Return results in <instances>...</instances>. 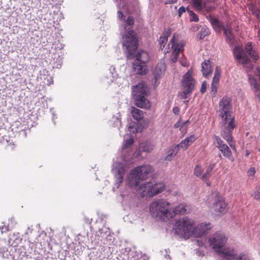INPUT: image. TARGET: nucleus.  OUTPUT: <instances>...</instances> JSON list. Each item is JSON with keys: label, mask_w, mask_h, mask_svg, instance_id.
Instances as JSON below:
<instances>
[{"label": "nucleus", "mask_w": 260, "mask_h": 260, "mask_svg": "<svg viewBox=\"0 0 260 260\" xmlns=\"http://www.w3.org/2000/svg\"><path fill=\"white\" fill-rule=\"evenodd\" d=\"M251 12L256 17L257 20L260 21V10L256 8H252Z\"/></svg>", "instance_id": "obj_38"}, {"label": "nucleus", "mask_w": 260, "mask_h": 260, "mask_svg": "<svg viewBox=\"0 0 260 260\" xmlns=\"http://www.w3.org/2000/svg\"><path fill=\"white\" fill-rule=\"evenodd\" d=\"M201 31V35L200 37L201 39H203L204 37L208 34V30L205 28H202Z\"/></svg>", "instance_id": "obj_43"}, {"label": "nucleus", "mask_w": 260, "mask_h": 260, "mask_svg": "<svg viewBox=\"0 0 260 260\" xmlns=\"http://www.w3.org/2000/svg\"><path fill=\"white\" fill-rule=\"evenodd\" d=\"M193 8L199 12H202L204 10L207 12L212 10V8L207 7L205 0H191ZM214 7L213 8L214 9Z\"/></svg>", "instance_id": "obj_18"}, {"label": "nucleus", "mask_w": 260, "mask_h": 260, "mask_svg": "<svg viewBox=\"0 0 260 260\" xmlns=\"http://www.w3.org/2000/svg\"><path fill=\"white\" fill-rule=\"evenodd\" d=\"M260 36V30L258 31V36Z\"/></svg>", "instance_id": "obj_51"}, {"label": "nucleus", "mask_w": 260, "mask_h": 260, "mask_svg": "<svg viewBox=\"0 0 260 260\" xmlns=\"http://www.w3.org/2000/svg\"><path fill=\"white\" fill-rule=\"evenodd\" d=\"M223 32L226 38V42L230 45L234 44L235 43V39L232 34V28L226 26L225 28H224Z\"/></svg>", "instance_id": "obj_25"}, {"label": "nucleus", "mask_w": 260, "mask_h": 260, "mask_svg": "<svg viewBox=\"0 0 260 260\" xmlns=\"http://www.w3.org/2000/svg\"><path fill=\"white\" fill-rule=\"evenodd\" d=\"M220 77V71L218 67H216L215 71L214 76L213 78V81L211 85L212 91H216L217 86L218 85L219 80Z\"/></svg>", "instance_id": "obj_28"}, {"label": "nucleus", "mask_w": 260, "mask_h": 260, "mask_svg": "<svg viewBox=\"0 0 260 260\" xmlns=\"http://www.w3.org/2000/svg\"><path fill=\"white\" fill-rule=\"evenodd\" d=\"M133 139L132 138H129L126 140H125L122 147L123 151H125L131 145H132L133 143Z\"/></svg>", "instance_id": "obj_36"}, {"label": "nucleus", "mask_w": 260, "mask_h": 260, "mask_svg": "<svg viewBox=\"0 0 260 260\" xmlns=\"http://www.w3.org/2000/svg\"><path fill=\"white\" fill-rule=\"evenodd\" d=\"M183 91L178 93V96L181 99H186L188 94L190 93L194 86V80L190 71H188L182 79Z\"/></svg>", "instance_id": "obj_10"}, {"label": "nucleus", "mask_w": 260, "mask_h": 260, "mask_svg": "<svg viewBox=\"0 0 260 260\" xmlns=\"http://www.w3.org/2000/svg\"><path fill=\"white\" fill-rule=\"evenodd\" d=\"M152 170V167L148 165L139 166L131 170L128 176V184L136 187L137 194L140 197H152L161 192L165 188L164 184L160 182H148L139 186V181L146 179L147 175Z\"/></svg>", "instance_id": "obj_1"}, {"label": "nucleus", "mask_w": 260, "mask_h": 260, "mask_svg": "<svg viewBox=\"0 0 260 260\" xmlns=\"http://www.w3.org/2000/svg\"><path fill=\"white\" fill-rule=\"evenodd\" d=\"M223 32L226 38V42L230 45L234 44L235 43V39L232 34V28L226 26L225 28H224Z\"/></svg>", "instance_id": "obj_23"}, {"label": "nucleus", "mask_w": 260, "mask_h": 260, "mask_svg": "<svg viewBox=\"0 0 260 260\" xmlns=\"http://www.w3.org/2000/svg\"><path fill=\"white\" fill-rule=\"evenodd\" d=\"M171 212L174 213V216L178 214H184L187 212L186 205L183 204H180L176 207L173 210H171Z\"/></svg>", "instance_id": "obj_30"}, {"label": "nucleus", "mask_w": 260, "mask_h": 260, "mask_svg": "<svg viewBox=\"0 0 260 260\" xmlns=\"http://www.w3.org/2000/svg\"><path fill=\"white\" fill-rule=\"evenodd\" d=\"M171 34L170 29L166 30L162 33L158 41V44L159 45V49L162 50L165 47V44L168 41V37Z\"/></svg>", "instance_id": "obj_27"}, {"label": "nucleus", "mask_w": 260, "mask_h": 260, "mask_svg": "<svg viewBox=\"0 0 260 260\" xmlns=\"http://www.w3.org/2000/svg\"><path fill=\"white\" fill-rule=\"evenodd\" d=\"M254 198L256 200H260V186L256 187L254 193Z\"/></svg>", "instance_id": "obj_41"}, {"label": "nucleus", "mask_w": 260, "mask_h": 260, "mask_svg": "<svg viewBox=\"0 0 260 260\" xmlns=\"http://www.w3.org/2000/svg\"><path fill=\"white\" fill-rule=\"evenodd\" d=\"M228 205L221 197H216L211 207L212 212L219 216L225 214L228 211Z\"/></svg>", "instance_id": "obj_12"}, {"label": "nucleus", "mask_w": 260, "mask_h": 260, "mask_svg": "<svg viewBox=\"0 0 260 260\" xmlns=\"http://www.w3.org/2000/svg\"><path fill=\"white\" fill-rule=\"evenodd\" d=\"M210 22L216 32H220L221 30H224V28L226 27L224 26L222 23L218 21L216 18H211L210 19Z\"/></svg>", "instance_id": "obj_29"}, {"label": "nucleus", "mask_w": 260, "mask_h": 260, "mask_svg": "<svg viewBox=\"0 0 260 260\" xmlns=\"http://www.w3.org/2000/svg\"><path fill=\"white\" fill-rule=\"evenodd\" d=\"M223 32L226 38V42L230 45L234 44L235 43V39L232 34V28L226 26L225 28H224Z\"/></svg>", "instance_id": "obj_24"}, {"label": "nucleus", "mask_w": 260, "mask_h": 260, "mask_svg": "<svg viewBox=\"0 0 260 260\" xmlns=\"http://www.w3.org/2000/svg\"><path fill=\"white\" fill-rule=\"evenodd\" d=\"M149 211L151 216L157 220L166 221L174 217V214L170 208V203L164 199L152 202L149 205Z\"/></svg>", "instance_id": "obj_5"}, {"label": "nucleus", "mask_w": 260, "mask_h": 260, "mask_svg": "<svg viewBox=\"0 0 260 260\" xmlns=\"http://www.w3.org/2000/svg\"><path fill=\"white\" fill-rule=\"evenodd\" d=\"M249 152L247 150L246 151V156H249Z\"/></svg>", "instance_id": "obj_50"}, {"label": "nucleus", "mask_w": 260, "mask_h": 260, "mask_svg": "<svg viewBox=\"0 0 260 260\" xmlns=\"http://www.w3.org/2000/svg\"><path fill=\"white\" fill-rule=\"evenodd\" d=\"M197 139L196 137L192 135L190 137L186 138L184 140H182L179 144L176 145L177 147L178 150L182 149L183 150H186L193 142H194Z\"/></svg>", "instance_id": "obj_19"}, {"label": "nucleus", "mask_w": 260, "mask_h": 260, "mask_svg": "<svg viewBox=\"0 0 260 260\" xmlns=\"http://www.w3.org/2000/svg\"><path fill=\"white\" fill-rule=\"evenodd\" d=\"M256 173L255 168L254 167L250 168L247 171V175L249 178L254 177V176Z\"/></svg>", "instance_id": "obj_39"}, {"label": "nucleus", "mask_w": 260, "mask_h": 260, "mask_svg": "<svg viewBox=\"0 0 260 260\" xmlns=\"http://www.w3.org/2000/svg\"><path fill=\"white\" fill-rule=\"evenodd\" d=\"M189 123V121L187 120L185 122H183L180 127V130L182 131V132L185 133L187 130V126Z\"/></svg>", "instance_id": "obj_42"}, {"label": "nucleus", "mask_w": 260, "mask_h": 260, "mask_svg": "<svg viewBox=\"0 0 260 260\" xmlns=\"http://www.w3.org/2000/svg\"><path fill=\"white\" fill-rule=\"evenodd\" d=\"M2 256L3 257L8 258V254L7 253V252H6V253H3Z\"/></svg>", "instance_id": "obj_49"}, {"label": "nucleus", "mask_w": 260, "mask_h": 260, "mask_svg": "<svg viewBox=\"0 0 260 260\" xmlns=\"http://www.w3.org/2000/svg\"><path fill=\"white\" fill-rule=\"evenodd\" d=\"M128 130L130 133H137L138 131L137 123L132 121L128 124Z\"/></svg>", "instance_id": "obj_33"}, {"label": "nucleus", "mask_w": 260, "mask_h": 260, "mask_svg": "<svg viewBox=\"0 0 260 260\" xmlns=\"http://www.w3.org/2000/svg\"><path fill=\"white\" fill-rule=\"evenodd\" d=\"M206 91V85L204 84V83H203L201 88V92L203 93Z\"/></svg>", "instance_id": "obj_47"}, {"label": "nucleus", "mask_w": 260, "mask_h": 260, "mask_svg": "<svg viewBox=\"0 0 260 260\" xmlns=\"http://www.w3.org/2000/svg\"><path fill=\"white\" fill-rule=\"evenodd\" d=\"M194 222L187 217H183L176 221L174 230L175 233L185 239L193 235L194 237H201L207 234L211 229L210 223L202 222L193 228Z\"/></svg>", "instance_id": "obj_3"}, {"label": "nucleus", "mask_w": 260, "mask_h": 260, "mask_svg": "<svg viewBox=\"0 0 260 260\" xmlns=\"http://www.w3.org/2000/svg\"><path fill=\"white\" fill-rule=\"evenodd\" d=\"M180 109L178 107H175L173 109V112L175 115H178L179 113Z\"/></svg>", "instance_id": "obj_45"}, {"label": "nucleus", "mask_w": 260, "mask_h": 260, "mask_svg": "<svg viewBox=\"0 0 260 260\" xmlns=\"http://www.w3.org/2000/svg\"><path fill=\"white\" fill-rule=\"evenodd\" d=\"M180 126V120H179L177 122H176L174 124V127L176 128L179 127Z\"/></svg>", "instance_id": "obj_48"}, {"label": "nucleus", "mask_w": 260, "mask_h": 260, "mask_svg": "<svg viewBox=\"0 0 260 260\" xmlns=\"http://www.w3.org/2000/svg\"><path fill=\"white\" fill-rule=\"evenodd\" d=\"M100 236L102 237H104L105 235H108L110 234V232L108 229L106 228H102L100 230Z\"/></svg>", "instance_id": "obj_40"}, {"label": "nucleus", "mask_w": 260, "mask_h": 260, "mask_svg": "<svg viewBox=\"0 0 260 260\" xmlns=\"http://www.w3.org/2000/svg\"><path fill=\"white\" fill-rule=\"evenodd\" d=\"M215 166V163L210 164L207 167L206 170V172L204 173L203 176H202V180L204 181H206V184L208 186L210 185V183L208 182V180L211 176V172L214 169Z\"/></svg>", "instance_id": "obj_22"}, {"label": "nucleus", "mask_w": 260, "mask_h": 260, "mask_svg": "<svg viewBox=\"0 0 260 260\" xmlns=\"http://www.w3.org/2000/svg\"><path fill=\"white\" fill-rule=\"evenodd\" d=\"M215 139L217 144V147L223 155L229 159L233 160L232 153L228 145L224 144L218 136H215Z\"/></svg>", "instance_id": "obj_14"}, {"label": "nucleus", "mask_w": 260, "mask_h": 260, "mask_svg": "<svg viewBox=\"0 0 260 260\" xmlns=\"http://www.w3.org/2000/svg\"><path fill=\"white\" fill-rule=\"evenodd\" d=\"M114 171L116 179L115 187L118 188L120 184L123 181V177L125 173V169L123 165L121 163L114 164Z\"/></svg>", "instance_id": "obj_16"}, {"label": "nucleus", "mask_w": 260, "mask_h": 260, "mask_svg": "<svg viewBox=\"0 0 260 260\" xmlns=\"http://www.w3.org/2000/svg\"><path fill=\"white\" fill-rule=\"evenodd\" d=\"M227 241L228 238L226 235L220 231L215 233L208 239L210 246L217 253L225 245Z\"/></svg>", "instance_id": "obj_11"}, {"label": "nucleus", "mask_w": 260, "mask_h": 260, "mask_svg": "<svg viewBox=\"0 0 260 260\" xmlns=\"http://www.w3.org/2000/svg\"><path fill=\"white\" fill-rule=\"evenodd\" d=\"M185 12V8L183 6L180 7L178 10L179 16L180 17L181 16V15Z\"/></svg>", "instance_id": "obj_44"}, {"label": "nucleus", "mask_w": 260, "mask_h": 260, "mask_svg": "<svg viewBox=\"0 0 260 260\" xmlns=\"http://www.w3.org/2000/svg\"><path fill=\"white\" fill-rule=\"evenodd\" d=\"M194 174L195 175L202 180L203 176V169L200 166H197L194 169Z\"/></svg>", "instance_id": "obj_34"}, {"label": "nucleus", "mask_w": 260, "mask_h": 260, "mask_svg": "<svg viewBox=\"0 0 260 260\" xmlns=\"http://www.w3.org/2000/svg\"><path fill=\"white\" fill-rule=\"evenodd\" d=\"M150 58L148 52L144 50L139 51L136 55V59L133 62V69L136 74L144 75L146 73L147 62Z\"/></svg>", "instance_id": "obj_8"}, {"label": "nucleus", "mask_w": 260, "mask_h": 260, "mask_svg": "<svg viewBox=\"0 0 260 260\" xmlns=\"http://www.w3.org/2000/svg\"><path fill=\"white\" fill-rule=\"evenodd\" d=\"M117 7L119 9L117 17L119 20L122 21L124 29L127 30L122 37L123 49L126 52L127 57L132 58L138 46L137 34L135 31L130 29L134 25V19L131 16L126 17L124 14L127 10L124 0H120L119 3H118Z\"/></svg>", "instance_id": "obj_2"}, {"label": "nucleus", "mask_w": 260, "mask_h": 260, "mask_svg": "<svg viewBox=\"0 0 260 260\" xmlns=\"http://www.w3.org/2000/svg\"><path fill=\"white\" fill-rule=\"evenodd\" d=\"M235 259L236 260H251L249 256L245 252H241L237 255Z\"/></svg>", "instance_id": "obj_35"}, {"label": "nucleus", "mask_w": 260, "mask_h": 260, "mask_svg": "<svg viewBox=\"0 0 260 260\" xmlns=\"http://www.w3.org/2000/svg\"><path fill=\"white\" fill-rule=\"evenodd\" d=\"M146 92L147 87L143 82H141L132 87V94L135 101L136 105L139 108L149 109L151 104L144 97Z\"/></svg>", "instance_id": "obj_7"}, {"label": "nucleus", "mask_w": 260, "mask_h": 260, "mask_svg": "<svg viewBox=\"0 0 260 260\" xmlns=\"http://www.w3.org/2000/svg\"><path fill=\"white\" fill-rule=\"evenodd\" d=\"M154 145L152 142L147 140L140 143V149L146 152H151L154 148Z\"/></svg>", "instance_id": "obj_26"}, {"label": "nucleus", "mask_w": 260, "mask_h": 260, "mask_svg": "<svg viewBox=\"0 0 260 260\" xmlns=\"http://www.w3.org/2000/svg\"><path fill=\"white\" fill-rule=\"evenodd\" d=\"M234 56L237 62L243 66L247 72H250L253 68V60L256 61L259 58V55L256 51L252 47L251 43H248L245 48L240 46H236L233 50Z\"/></svg>", "instance_id": "obj_4"}, {"label": "nucleus", "mask_w": 260, "mask_h": 260, "mask_svg": "<svg viewBox=\"0 0 260 260\" xmlns=\"http://www.w3.org/2000/svg\"><path fill=\"white\" fill-rule=\"evenodd\" d=\"M187 102H188L187 101H184V102H185V103H187Z\"/></svg>", "instance_id": "obj_52"}, {"label": "nucleus", "mask_w": 260, "mask_h": 260, "mask_svg": "<svg viewBox=\"0 0 260 260\" xmlns=\"http://www.w3.org/2000/svg\"><path fill=\"white\" fill-rule=\"evenodd\" d=\"M184 46V42L182 41L177 40L175 35H174L165 48L164 53L165 54L168 53L172 49L173 52L170 57V60L172 63L175 62L177 61L180 53L183 51Z\"/></svg>", "instance_id": "obj_9"}, {"label": "nucleus", "mask_w": 260, "mask_h": 260, "mask_svg": "<svg viewBox=\"0 0 260 260\" xmlns=\"http://www.w3.org/2000/svg\"><path fill=\"white\" fill-rule=\"evenodd\" d=\"M177 0H167V1L165 3V4H174L176 3Z\"/></svg>", "instance_id": "obj_46"}, {"label": "nucleus", "mask_w": 260, "mask_h": 260, "mask_svg": "<svg viewBox=\"0 0 260 260\" xmlns=\"http://www.w3.org/2000/svg\"><path fill=\"white\" fill-rule=\"evenodd\" d=\"M213 71L211 62L209 60H205L202 64V72L206 78H208Z\"/></svg>", "instance_id": "obj_20"}, {"label": "nucleus", "mask_w": 260, "mask_h": 260, "mask_svg": "<svg viewBox=\"0 0 260 260\" xmlns=\"http://www.w3.org/2000/svg\"><path fill=\"white\" fill-rule=\"evenodd\" d=\"M166 70L165 63L163 62L158 63L153 71V75L155 79L159 78L162 75Z\"/></svg>", "instance_id": "obj_21"}, {"label": "nucleus", "mask_w": 260, "mask_h": 260, "mask_svg": "<svg viewBox=\"0 0 260 260\" xmlns=\"http://www.w3.org/2000/svg\"><path fill=\"white\" fill-rule=\"evenodd\" d=\"M218 253L221 257L226 260L235 259L237 255L235 249L230 247L221 249Z\"/></svg>", "instance_id": "obj_17"}, {"label": "nucleus", "mask_w": 260, "mask_h": 260, "mask_svg": "<svg viewBox=\"0 0 260 260\" xmlns=\"http://www.w3.org/2000/svg\"><path fill=\"white\" fill-rule=\"evenodd\" d=\"M179 150L175 146L172 147L168 151V155L165 157V160H171L178 153Z\"/></svg>", "instance_id": "obj_32"}, {"label": "nucleus", "mask_w": 260, "mask_h": 260, "mask_svg": "<svg viewBox=\"0 0 260 260\" xmlns=\"http://www.w3.org/2000/svg\"><path fill=\"white\" fill-rule=\"evenodd\" d=\"M221 119L220 125L221 135L223 138L228 142L230 147L235 149V144L233 142L232 131L236 126L234 118L231 114L219 116Z\"/></svg>", "instance_id": "obj_6"}, {"label": "nucleus", "mask_w": 260, "mask_h": 260, "mask_svg": "<svg viewBox=\"0 0 260 260\" xmlns=\"http://www.w3.org/2000/svg\"><path fill=\"white\" fill-rule=\"evenodd\" d=\"M131 113L133 118L137 120H141L143 117V112L135 107H132Z\"/></svg>", "instance_id": "obj_31"}, {"label": "nucleus", "mask_w": 260, "mask_h": 260, "mask_svg": "<svg viewBox=\"0 0 260 260\" xmlns=\"http://www.w3.org/2000/svg\"><path fill=\"white\" fill-rule=\"evenodd\" d=\"M219 116L229 115L231 114V105L230 100L227 97H223L219 104Z\"/></svg>", "instance_id": "obj_15"}, {"label": "nucleus", "mask_w": 260, "mask_h": 260, "mask_svg": "<svg viewBox=\"0 0 260 260\" xmlns=\"http://www.w3.org/2000/svg\"><path fill=\"white\" fill-rule=\"evenodd\" d=\"M248 77L249 81L250 84L253 86L254 92L260 100V68H258L256 69L255 76L248 74Z\"/></svg>", "instance_id": "obj_13"}, {"label": "nucleus", "mask_w": 260, "mask_h": 260, "mask_svg": "<svg viewBox=\"0 0 260 260\" xmlns=\"http://www.w3.org/2000/svg\"><path fill=\"white\" fill-rule=\"evenodd\" d=\"M190 16V20L191 21L198 22L199 21V18L197 15H196L192 11L187 10Z\"/></svg>", "instance_id": "obj_37"}]
</instances>
